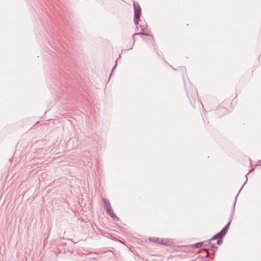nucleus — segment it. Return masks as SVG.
I'll list each match as a JSON object with an SVG mask.
<instances>
[{
	"label": "nucleus",
	"instance_id": "5",
	"mask_svg": "<svg viewBox=\"0 0 261 261\" xmlns=\"http://www.w3.org/2000/svg\"><path fill=\"white\" fill-rule=\"evenodd\" d=\"M203 243V242H199V243H196L192 246V247H194L196 248H200L202 246Z\"/></svg>",
	"mask_w": 261,
	"mask_h": 261
},
{
	"label": "nucleus",
	"instance_id": "3",
	"mask_svg": "<svg viewBox=\"0 0 261 261\" xmlns=\"http://www.w3.org/2000/svg\"><path fill=\"white\" fill-rule=\"evenodd\" d=\"M141 15V10L140 9H136L135 11V16H134V21L135 24H137L138 23L140 17Z\"/></svg>",
	"mask_w": 261,
	"mask_h": 261
},
{
	"label": "nucleus",
	"instance_id": "4",
	"mask_svg": "<svg viewBox=\"0 0 261 261\" xmlns=\"http://www.w3.org/2000/svg\"><path fill=\"white\" fill-rule=\"evenodd\" d=\"M159 243L165 245H169L172 243V241L170 240L160 239L159 240Z\"/></svg>",
	"mask_w": 261,
	"mask_h": 261
},
{
	"label": "nucleus",
	"instance_id": "6",
	"mask_svg": "<svg viewBox=\"0 0 261 261\" xmlns=\"http://www.w3.org/2000/svg\"><path fill=\"white\" fill-rule=\"evenodd\" d=\"M216 239H217V238H216L214 240H216ZM218 240L217 241V244L218 245H220L221 243V242H222L221 238H218ZM212 240H214L213 238H212Z\"/></svg>",
	"mask_w": 261,
	"mask_h": 261
},
{
	"label": "nucleus",
	"instance_id": "1",
	"mask_svg": "<svg viewBox=\"0 0 261 261\" xmlns=\"http://www.w3.org/2000/svg\"><path fill=\"white\" fill-rule=\"evenodd\" d=\"M103 202L104 203L105 208L106 209L107 212L109 214V215L114 219H118V218L117 217L115 213L113 212L109 201L104 198L103 199Z\"/></svg>",
	"mask_w": 261,
	"mask_h": 261
},
{
	"label": "nucleus",
	"instance_id": "8",
	"mask_svg": "<svg viewBox=\"0 0 261 261\" xmlns=\"http://www.w3.org/2000/svg\"><path fill=\"white\" fill-rule=\"evenodd\" d=\"M141 34V33H137V34H136V35H140Z\"/></svg>",
	"mask_w": 261,
	"mask_h": 261
},
{
	"label": "nucleus",
	"instance_id": "7",
	"mask_svg": "<svg viewBox=\"0 0 261 261\" xmlns=\"http://www.w3.org/2000/svg\"><path fill=\"white\" fill-rule=\"evenodd\" d=\"M159 240H160V238H156L155 240H154V242L159 243Z\"/></svg>",
	"mask_w": 261,
	"mask_h": 261
},
{
	"label": "nucleus",
	"instance_id": "2",
	"mask_svg": "<svg viewBox=\"0 0 261 261\" xmlns=\"http://www.w3.org/2000/svg\"><path fill=\"white\" fill-rule=\"evenodd\" d=\"M229 224L230 222L227 223V224L223 228V229L219 233H218L213 237V239H215L216 238H222V237H223L227 231L229 226Z\"/></svg>",
	"mask_w": 261,
	"mask_h": 261
}]
</instances>
